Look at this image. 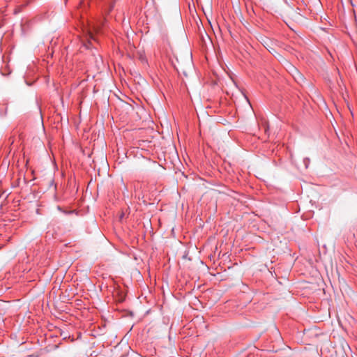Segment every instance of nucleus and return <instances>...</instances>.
I'll use <instances>...</instances> for the list:
<instances>
[{"instance_id": "obj_1", "label": "nucleus", "mask_w": 357, "mask_h": 357, "mask_svg": "<svg viewBox=\"0 0 357 357\" xmlns=\"http://www.w3.org/2000/svg\"><path fill=\"white\" fill-rule=\"evenodd\" d=\"M303 163H304L305 168L307 169L310 164V159L308 158H305L303 159Z\"/></svg>"}, {"instance_id": "obj_2", "label": "nucleus", "mask_w": 357, "mask_h": 357, "mask_svg": "<svg viewBox=\"0 0 357 357\" xmlns=\"http://www.w3.org/2000/svg\"><path fill=\"white\" fill-rule=\"evenodd\" d=\"M114 3H111L109 6V8H108V10H107V14H109L112 10V9L114 8Z\"/></svg>"}, {"instance_id": "obj_3", "label": "nucleus", "mask_w": 357, "mask_h": 357, "mask_svg": "<svg viewBox=\"0 0 357 357\" xmlns=\"http://www.w3.org/2000/svg\"><path fill=\"white\" fill-rule=\"evenodd\" d=\"M353 11H354V19H355V21L356 22L357 21V16L356 15V11H355L354 9H353Z\"/></svg>"}, {"instance_id": "obj_4", "label": "nucleus", "mask_w": 357, "mask_h": 357, "mask_svg": "<svg viewBox=\"0 0 357 357\" xmlns=\"http://www.w3.org/2000/svg\"><path fill=\"white\" fill-rule=\"evenodd\" d=\"M351 6L354 7V3H352V1H351Z\"/></svg>"}]
</instances>
